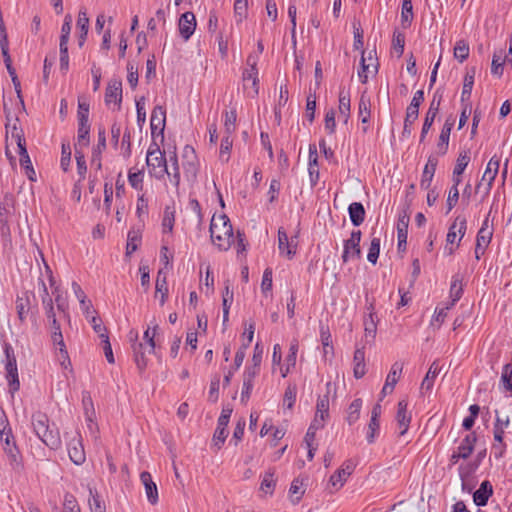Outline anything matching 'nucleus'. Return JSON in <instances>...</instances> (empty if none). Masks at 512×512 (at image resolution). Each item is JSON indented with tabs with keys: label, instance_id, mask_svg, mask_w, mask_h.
Returning a JSON list of instances; mask_svg holds the SVG:
<instances>
[{
	"label": "nucleus",
	"instance_id": "f257e3e1",
	"mask_svg": "<svg viewBox=\"0 0 512 512\" xmlns=\"http://www.w3.org/2000/svg\"><path fill=\"white\" fill-rule=\"evenodd\" d=\"M31 424L35 435L51 450H58L61 445L59 429L50 424L46 413L36 411L31 416Z\"/></svg>",
	"mask_w": 512,
	"mask_h": 512
},
{
	"label": "nucleus",
	"instance_id": "f03ea898",
	"mask_svg": "<svg viewBox=\"0 0 512 512\" xmlns=\"http://www.w3.org/2000/svg\"><path fill=\"white\" fill-rule=\"evenodd\" d=\"M210 237L212 243L221 251H226L233 242V228L230 219L223 214L213 216L210 223Z\"/></svg>",
	"mask_w": 512,
	"mask_h": 512
},
{
	"label": "nucleus",
	"instance_id": "7ed1b4c3",
	"mask_svg": "<svg viewBox=\"0 0 512 512\" xmlns=\"http://www.w3.org/2000/svg\"><path fill=\"white\" fill-rule=\"evenodd\" d=\"M146 165L151 177L161 180L165 175L170 176L165 152L160 150L155 141H152L147 150Z\"/></svg>",
	"mask_w": 512,
	"mask_h": 512
},
{
	"label": "nucleus",
	"instance_id": "20e7f679",
	"mask_svg": "<svg viewBox=\"0 0 512 512\" xmlns=\"http://www.w3.org/2000/svg\"><path fill=\"white\" fill-rule=\"evenodd\" d=\"M0 442L11 469L16 473H21L24 470V461L13 432H5L3 436H0Z\"/></svg>",
	"mask_w": 512,
	"mask_h": 512
},
{
	"label": "nucleus",
	"instance_id": "39448f33",
	"mask_svg": "<svg viewBox=\"0 0 512 512\" xmlns=\"http://www.w3.org/2000/svg\"><path fill=\"white\" fill-rule=\"evenodd\" d=\"M11 137L16 141L18 153L20 155V166L25 170V174L31 181H36V173L32 166L29 154L26 149V140L22 129H18L16 124L11 130Z\"/></svg>",
	"mask_w": 512,
	"mask_h": 512
},
{
	"label": "nucleus",
	"instance_id": "423d86ee",
	"mask_svg": "<svg viewBox=\"0 0 512 512\" xmlns=\"http://www.w3.org/2000/svg\"><path fill=\"white\" fill-rule=\"evenodd\" d=\"M5 353V371L6 379L8 381L9 392L13 395L20 388V381L18 376V368L14 349L9 343L4 344Z\"/></svg>",
	"mask_w": 512,
	"mask_h": 512
},
{
	"label": "nucleus",
	"instance_id": "0eeeda50",
	"mask_svg": "<svg viewBox=\"0 0 512 512\" xmlns=\"http://www.w3.org/2000/svg\"><path fill=\"white\" fill-rule=\"evenodd\" d=\"M424 101V91L418 90L414 93L413 98L406 108V114L404 118V125L402 130V138H409L412 133V125L419 116V107Z\"/></svg>",
	"mask_w": 512,
	"mask_h": 512
},
{
	"label": "nucleus",
	"instance_id": "6e6552de",
	"mask_svg": "<svg viewBox=\"0 0 512 512\" xmlns=\"http://www.w3.org/2000/svg\"><path fill=\"white\" fill-rule=\"evenodd\" d=\"M442 97H443V94L439 90H437L435 92L433 99L429 105V108L425 114L424 122H423L421 133H420L419 143L425 142L426 136H427L429 130L431 129L436 116L439 113Z\"/></svg>",
	"mask_w": 512,
	"mask_h": 512
},
{
	"label": "nucleus",
	"instance_id": "1a4fd4ad",
	"mask_svg": "<svg viewBox=\"0 0 512 512\" xmlns=\"http://www.w3.org/2000/svg\"><path fill=\"white\" fill-rule=\"evenodd\" d=\"M67 450L69 458L74 464L81 465L85 462L86 455L82 443V436L79 432H76L75 435L70 439L67 444Z\"/></svg>",
	"mask_w": 512,
	"mask_h": 512
},
{
	"label": "nucleus",
	"instance_id": "9d476101",
	"mask_svg": "<svg viewBox=\"0 0 512 512\" xmlns=\"http://www.w3.org/2000/svg\"><path fill=\"white\" fill-rule=\"evenodd\" d=\"M500 161L501 159L497 155L491 157L486 166L481 182H479L476 186V192H478V190L480 189L482 182H486V194H489L490 190L492 189L495 178L499 172Z\"/></svg>",
	"mask_w": 512,
	"mask_h": 512
},
{
	"label": "nucleus",
	"instance_id": "9b49d317",
	"mask_svg": "<svg viewBox=\"0 0 512 512\" xmlns=\"http://www.w3.org/2000/svg\"><path fill=\"white\" fill-rule=\"evenodd\" d=\"M47 323L51 329L52 341H53L54 345L59 347L61 358L63 359L62 365H64L65 361H68V364H70L69 355H68V351H67L65 343H64L60 323L58 322L57 318H53L52 320L48 321Z\"/></svg>",
	"mask_w": 512,
	"mask_h": 512
},
{
	"label": "nucleus",
	"instance_id": "f8f14e48",
	"mask_svg": "<svg viewBox=\"0 0 512 512\" xmlns=\"http://www.w3.org/2000/svg\"><path fill=\"white\" fill-rule=\"evenodd\" d=\"M297 236L289 239L284 228L278 229V248L281 255H285L288 259H292L296 254Z\"/></svg>",
	"mask_w": 512,
	"mask_h": 512
},
{
	"label": "nucleus",
	"instance_id": "ddd939ff",
	"mask_svg": "<svg viewBox=\"0 0 512 512\" xmlns=\"http://www.w3.org/2000/svg\"><path fill=\"white\" fill-rule=\"evenodd\" d=\"M257 61L258 57L250 54L247 57L246 63L249 68L245 69L243 72V81L245 83L251 81L253 95H257L259 92V78H258V69H257Z\"/></svg>",
	"mask_w": 512,
	"mask_h": 512
},
{
	"label": "nucleus",
	"instance_id": "4468645a",
	"mask_svg": "<svg viewBox=\"0 0 512 512\" xmlns=\"http://www.w3.org/2000/svg\"><path fill=\"white\" fill-rule=\"evenodd\" d=\"M493 232L488 229V218H486L480 230L477 233L476 237V247H475V258L479 260L481 255L485 253L487 246L489 245L492 239Z\"/></svg>",
	"mask_w": 512,
	"mask_h": 512
},
{
	"label": "nucleus",
	"instance_id": "2eb2a0df",
	"mask_svg": "<svg viewBox=\"0 0 512 512\" xmlns=\"http://www.w3.org/2000/svg\"><path fill=\"white\" fill-rule=\"evenodd\" d=\"M165 126L166 109L161 105H157L153 108L150 118V128L152 136L154 137L158 131V134H160L163 137Z\"/></svg>",
	"mask_w": 512,
	"mask_h": 512
},
{
	"label": "nucleus",
	"instance_id": "dca6fc26",
	"mask_svg": "<svg viewBox=\"0 0 512 512\" xmlns=\"http://www.w3.org/2000/svg\"><path fill=\"white\" fill-rule=\"evenodd\" d=\"M196 25V18L193 12L187 11L180 16L178 28L184 41L189 40L194 34Z\"/></svg>",
	"mask_w": 512,
	"mask_h": 512
},
{
	"label": "nucleus",
	"instance_id": "f3484780",
	"mask_svg": "<svg viewBox=\"0 0 512 512\" xmlns=\"http://www.w3.org/2000/svg\"><path fill=\"white\" fill-rule=\"evenodd\" d=\"M356 467L355 462L352 459L346 460L341 468H339L335 473L330 477V483L332 486L342 487L346 482L347 478L352 474Z\"/></svg>",
	"mask_w": 512,
	"mask_h": 512
},
{
	"label": "nucleus",
	"instance_id": "a211bd4d",
	"mask_svg": "<svg viewBox=\"0 0 512 512\" xmlns=\"http://www.w3.org/2000/svg\"><path fill=\"white\" fill-rule=\"evenodd\" d=\"M382 408L379 403L375 404L371 411V418L368 424V430L366 434V439L369 444L375 442V438L379 434L380 430V416H381Z\"/></svg>",
	"mask_w": 512,
	"mask_h": 512
},
{
	"label": "nucleus",
	"instance_id": "6ab92c4d",
	"mask_svg": "<svg viewBox=\"0 0 512 512\" xmlns=\"http://www.w3.org/2000/svg\"><path fill=\"white\" fill-rule=\"evenodd\" d=\"M408 402L406 400H400L397 404L396 421L400 428L399 436H403L408 431L411 415L408 413Z\"/></svg>",
	"mask_w": 512,
	"mask_h": 512
},
{
	"label": "nucleus",
	"instance_id": "aec40b11",
	"mask_svg": "<svg viewBox=\"0 0 512 512\" xmlns=\"http://www.w3.org/2000/svg\"><path fill=\"white\" fill-rule=\"evenodd\" d=\"M114 102L120 108L122 102V83L119 80L109 82L105 92V103L108 105Z\"/></svg>",
	"mask_w": 512,
	"mask_h": 512
},
{
	"label": "nucleus",
	"instance_id": "412c9836",
	"mask_svg": "<svg viewBox=\"0 0 512 512\" xmlns=\"http://www.w3.org/2000/svg\"><path fill=\"white\" fill-rule=\"evenodd\" d=\"M137 338L138 335L135 334V339L132 344L133 358L139 372L142 373L147 367L148 359L145 353V344L142 342H138Z\"/></svg>",
	"mask_w": 512,
	"mask_h": 512
},
{
	"label": "nucleus",
	"instance_id": "4be33fe9",
	"mask_svg": "<svg viewBox=\"0 0 512 512\" xmlns=\"http://www.w3.org/2000/svg\"><path fill=\"white\" fill-rule=\"evenodd\" d=\"M408 225H409V215L404 212L399 215L398 223H397V240H398V249L405 250L407 237H408Z\"/></svg>",
	"mask_w": 512,
	"mask_h": 512
},
{
	"label": "nucleus",
	"instance_id": "5701e85b",
	"mask_svg": "<svg viewBox=\"0 0 512 512\" xmlns=\"http://www.w3.org/2000/svg\"><path fill=\"white\" fill-rule=\"evenodd\" d=\"M441 369H442V367L440 366L438 360H435L432 362V364L430 365V367L426 373V376L424 377V379L421 383L420 389H421L422 393L430 392L432 390V388L434 386L435 379L441 372Z\"/></svg>",
	"mask_w": 512,
	"mask_h": 512
},
{
	"label": "nucleus",
	"instance_id": "b1692460",
	"mask_svg": "<svg viewBox=\"0 0 512 512\" xmlns=\"http://www.w3.org/2000/svg\"><path fill=\"white\" fill-rule=\"evenodd\" d=\"M140 479L145 487L148 501L152 505H155L158 502V490L156 484L152 480L151 474L147 471H144L140 474Z\"/></svg>",
	"mask_w": 512,
	"mask_h": 512
},
{
	"label": "nucleus",
	"instance_id": "393cba45",
	"mask_svg": "<svg viewBox=\"0 0 512 512\" xmlns=\"http://www.w3.org/2000/svg\"><path fill=\"white\" fill-rule=\"evenodd\" d=\"M254 330L255 324L252 322L249 324V327L245 330L243 334V336H246L247 342L243 343L235 354V369H239L244 361V358L246 356V349L249 347L250 343L253 340Z\"/></svg>",
	"mask_w": 512,
	"mask_h": 512
},
{
	"label": "nucleus",
	"instance_id": "a878e982",
	"mask_svg": "<svg viewBox=\"0 0 512 512\" xmlns=\"http://www.w3.org/2000/svg\"><path fill=\"white\" fill-rule=\"evenodd\" d=\"M492 494L493 487L488 480H485L473 494L474 503L479 507L485 506Z\"/></svg>",
	"mask_w": 512,
	"mask_h": 512
},
{
	"label": "nucleus",
	"instance_id": "bb28decb",
	"mask_svg": "<svg viewBox=\"0 0 512 512\" xmlns=\"http://www.w3.org/2000/svg\"><path fill=\"white\" fill-rule=\"evenodd\" d=\"M475 75H476V67L475 66L467 68L465 76H464V80H463L461 103H465V102L469 101V99L471 97L473 85H474Z\"/></svg>",
	"mask_w": 512,
	"mask_h": 512
},
{
	"label": "nucleus",
	"instance_id": "cd10ccee",
	"mask_svg": "<svg viewBox=\"0 0 512 512\" xmlns=\"http://www.w3.org/2000/svg\"><path fill=\"white\" fill-rule=\"evenodd\" d=\"M477 441V435L475 432L468 433L457 447V452L460 453L462 459H467L474 451V447Z\"/></svg>",
	"mask_w": 512,
	"mask_h": 512
},
{
	"label": "nucleus",
	"instance_id": "c85d7f7f",
	"mask_svg": "<svg viewBox=\"0 0 512 512\" xmlns=\"http://www.w3.org/2000/svg\"><path fill=\"white\" fill-rule=\"evenodd\" d=\"M367 310L369 311V314L368 317L364 320L365 337L374 339L376 336L378 320L374 304L370 303V305L367 307Z\"/></svg>",
	"mask_w": 512,
	"mask_h": 512
},
{
	"label": "nucleus",
	"instance_id": "c756f323",
	"mask_svg": "<svg viewBox=\"0 0 512 512\" xmlns=\"http://www.w3.org/2000/svg\"><path fill=\"white\" fill-rule=\"evenodd\" d=\"M474 467H470L469 465L459 467V476L462 481V490L468 493L472 492L475 487V481L472 477V472L474 471Z\"/></svg>",
	"mask_w": 512,
	"mask_h": 512
},
{
	"label": "nucleus",
	"instance_id": "7c9ffc66",
	"mask_svg": "<svg viewBox=\"0 0 512 512\" xmlns=\"http://www.w3.org/2000/svg\"><path fill=\"white\" fill-rule=\"evenodd\" d=\"M77 28L80 33L78 36V45L82 47L86 41L88 29H89V18L87 16L86 10H80L77 19Z\"/></svg>",
	"mask_w": 512,
	"mask_h": 512
},
{
	"label": "nucleus",
	"instance_id": "2f4dec72",
	"mask_svg": "<svg viewBox=\"0 0 512 512\" xmlns=\"http://www.w3.org/2000/svg\"><path fill=\"white\" fill-rule=\"evenodd\" d=\"M72 289H73L75 296L77 297V299L80 302V306H81V309L83 310V313L85 314V316L87 318H89L93 312L91 301L87 300L86 294L84 293L81 286L77 282L74 281L72 283Z\"/></svg>",
	"mask_w": 512,
	"mask_h": 512
},
{
	"label": "nucleus",
	"instance_id": "473e14b6",
	"mask_svg": "<svg viewBox=\"0 0 512 512\" xmlns=\"http://www.w3.org/2000/svg\"><path fill=\"white\" fill-rule=\"evenodd\" d=\"M89 499L88 504L91 512H106V504L102 496L95 488L88 487Z\"/></svg>",
	"mask_w": 512,
	"mask_h": 512
},
{
	"label": "nucleus",
	"instance_id": "72a5a7b5",
	"mask_svg": "<svg viewBox=\"0 0 512 512\" xmlns=\"http://www.w3.org/2000/svg\"><path fill=\"white\" fill-rule=\"evenodd\" d=\"M348 213L354 226H360L365 220V209L360 202L351 203L348 207Z\"/></svg>",
	"mask_w": 512,
	"mask_h": 512
},
{
	"label": "nucleus",
	"instance_id": "f704fd0d",
	"mask_svg": "<svg viewBox=\"0 0 512 512\" xmlns=\"http://www.w3.org/2000/svg\"><path fill=\"white\" fill-rule=\"evenodd\" d=\"M380 241V236L376 235V229L373 228L371 232V243L367 254V260L372 264L377 263L380 253Z\"/></svg>",
	"mask_w": 512,
	"mask_h": 512
},
{
	"label": "nucleus",
	"instance_id": "c9c22d12",
	"mask_svg": "<svg viewBox=\"0 0 512 512\" xmlns=\"http://www.w3.org/2000/svg\"><path fill=\"white\" fill-rule=\"evenodd\" d=\"M358 109L362 124L368 123L371 117V102L365 92L360 97Z\"/></svg>",
	"mask_w": 512,
	"mask_h": 512
},
{
	"label": "nucleus",
	"instance_id": "e433bc0d",
	"mask_svg": "<svg viewBox=\"0 0 512 512\" xmlns=\"http://www.w3.org/2000/svg\"><path fill=\"white\" fill-rule=\"evenodd\" d=\"M350 94L348 91L341 89L339 92V114L344 118V122L347 123L350 116Z\"/></svg>",
	"mask_w": 512,
	"mask_h": 512
},
{
	"label": "nucleus",
	"instance_id": "4c0bfd02",
	"mask_svg": "<svg viewBox=\"0 0 512 512\" xmlns=\"http://www.w3.org/2000/svg\"><path fill=\"white\" fill-rule=\"evenodd\" d=\"M413 4L412 0H403L401 7V25L403 28H409L413 21Z\"/></svg>",
	"mask_w": 512,
	"mask_h": 512
},
{
	"label": "nucleus",
	"instance_id": "58836bf2",
	"mask_svg": "<svg viewBox=\"0 0 512 512\" xmlns=\"http://www.w3.org/2000/svg\"><path fill=\"white\" fill-rule=\"evenodd\" d=\"M463 294V285H462V279L459 277V275H455L452 278L451 287H450V298L451 303L450 306H454L455 303L460 300Z\"/></svg>",
	"mask_w": 512,
	"mask_h": 512
},
{
	"label": "nucleus",
	"instance_id": "ea45409f",
	"mask_svg": "<svg viewBox=\"0 0 512 512\" xmlns=\"http://www.w3.org/2000/svg\"><path fill=\"white\" fill-rule=\"evenodd\" d=\"M175 223V207L166 206L164 209L162 228L164 233H171Z\"/></svg>",
	"mask_w": 512,
	"mask_h": 512
},
{
	"label": "nucleus",
	"instance_id": "a19ab883",
	"mask_svg": "<svg viewBox=\"0 0 512 512\" xmlns=\"http://www.w3.org/2000/svg\"><path fill=\"white\" fill-rule=\"evenodd\" d=\"M143 181H144V170L143 169H140L137 171H133V169L129 170L128 182L133 189H135L139 192L143 191V189H144Z\"/></svg>",
	"mask_w": 512,
	"mask_h": 512
},
{
	"label": "nucleus",
	"instance_id": "79ce46f5",
	"mask_svg": "<svg viewBox=\"0 0 512 512\" xmlns=\"http://www.w3.org/2000/svg\"><path fill=\"white\" fill-rule=\"evenodd\" d=\"M237 111L235 108L224 111V134L233 135L236 129Z\"/></svg>",
	"mask_w": 512,
	"mask_h": 512
},
{
	"label": "nucleus",
	"instance_id": "37998d69",
	"mask_svg": "<svg viewBox=\"0 0 512 512\" xmlns=\"http://www.w3.org/2000/svg\"><path fill=\"white\" fill-rule=\"evenodd\" d=\"M233 146L232 135L224 134L220 144L219 158L227 163L230 159V152Z\"/></svg>",
	"mask_w": 512,
	"mask_h": 512
},
{
	"label": "nucleus",
	"instance_id": "c03bdc74",
	"mask_svg": "<svg viewBox=\"0 0 512 512\" xmlns=\"http://www.w3.org/2000/svg\"><path fill=\"white\" fill-rule=\"evenodd\" d=\"M362 408V400L360 398L354 399L348 407L346 420L349 425L354 424L360 417Z\"/></svg>",
	"mask_w": 512,
	"mask_h": 512
},
{
	"label": "nucleus",
	"instance_id": "a18cd8bd",
	"mask_svg": "<svg viewBox=\"0 0 512 512\" xmlns=\"http://www.w3.org/2000/svg\"><path fill=\"white\" fill-rule=\"evenodd\" d=\"M360 244H348V240L344 241V249L342 253V261L347 263L351 258H361Z\"/></svg>",
	"mask_w": 512,
	"mask_h": 512
},
{
	"label": "nucleus",
	"instance_id": "49530a36",
	"mask_svg": "<svg viewBox=\"0 0 512 512\" xmlns=\"http://www.w3.org/2000/svg\"><path fill=\"white\" fill-rule=\"evenodd\" d=\"M141 241V233L138 230H130L127 235L126 256H130L138 249Z\"/></svg>",
	"mask_w": 512,
	"mask_h": 512
},
{
	"label": "nucleus",
	"instance_id": "de8ad7c7",
	"mask_svg": "<svg viewBox=\"0 0 512 512\" xmlns=\"http://www.w3.org/2000/svg\"><path fill=\"white\" fill-rule=\"evenodd\" d=\"M275 486L276 481L274 480V472L271 470L265 472L260 484V490L266 494L272 495Z\"/></svg>",
	"mask_w": 512,
	"mask_h": 512
},
{
	"label": "nucleus",
	"instance_id": "09e8293b",
	"mask_svg": "<svg viewBox=\"0 0 512 512\" xmlns=\"http://www.w3.org/2000/svg\"><path fill=\"white\" fill-rule=\"evenodd\" d=\"M470 159V151L462 150L457 157L456 164L453 169V174H463L470 162Z\"/></svg>",
	"mask_w": 512,
	"mask_h": 512
},
{
	"label": "nucleus",
	"instance_id": "8fccbe9b",
	"mask_svg": "<svg viewBox=\"0 0 512 512\" xmlns=\"http://www.w3.org/2000/svg\"><path fill=\"white\" fill-rule=\"evenodd\" d=\"M404 364L403 362L396 361L392 364L391 369L386 377V382L396 386L397 382L399 381L402 371H403Z\"/></svg>",
	"mask_w": 512,
	"mask_h": 512
},
{
	"label": "nucleus",
	"instance_id": "3c124183",
	"mask_svg": "<svg viewBox=\"0 0 512 512\" xmlns=\"http://www.w3.org/2000/svg\"><path fill=\"white\" fill-rule=\"evenodd\" d=\"M82 405L86 415V419L92 421L93 417L95 416V410L90 392H82Z\"/></svg>",
	"mask_w": 512,
	"mask_h": 512
},
{
	"label": "nucleus",
	"instance_id": "603ef678",
	"mask_svg": "<svg viewBox=\"0 0 512 512\" xmlns=\"http://www.w3.org/2000/svg\"><path fill=\"white\" fill-rule=\"evenodd\" d=\"M161 274H162V272L159 271L158 275H157V279H156L155 288H156V294L157 293L161 294L160 304L164 305V303L167 299V296H168V286H167L166 276L164 275L163 277H161Z\"/></svg>",
	"mask_w": 512,
	"mask_h": 512
},
{
	"label": "nucleus",
	"instance_id": "864d4df0",
	"mask_svg": "<svg viewBox=\"0 0 512 512\" xmlns=\"http://www.w3.org/2000/svg\"><path fill=\"white\" fill-rule=\"evenodd\" d=\"M89 133H90V124L89 122H78V135L77 140L78 144L82 146L89 145Z\"/></svg>",
	"mask_w": 512,
	"mask_h": 512
},
{
	"label": "nucleus",
	"instance_id": "5fc2aeb1",
	"mask_svg": "<svg viewBox=\"0 0 512 512\" xmlns=\"http://www.w3.org/2000/svg\"><path fill=\"white\" fill-rule=\"evenodd\" d=\"M317 416H323L328 418L329 416V393L319 396L316 403V413Z\"/></svg>",
	"mask_w": 512,
	"mask_h": 512
},
{
	"label": "nucleus",
	"instance_id": "6e6d98bb",
	"mask_svg": "<svg viewBox=\"0 0 512 512\" xmlns=\"http://www.w3.org/2000/svg\"><path fill=\"white\" fill-rule=\"evenodd\" d=\"M454 57L460 62L465 61L469 57V45L464 40H459L454 46Z\"/></svg>",
	"mask_w": 512,
	"mask_h": 512
},
{
	"label": "nucleus",
	"instance_id": "4d7b16f0",
	"mask_svg": "<svg viewBox=\"0 0 512 512\" xmlns=\"http://www.w3.org/2000/svg\"><path fill=\"white\" fill-rule=\"evenodd\" d=\"M505 62H512V58L508 55L502 59L501 55L494 54L491 65V72L494 75L501 76L503 74V65Z\"/></svg>",
	"mask_w": 512,
	"mask_h": 512
},
{
	"label": "nucleus",
	"instance_id": "13d9d810",
	"mask_svg": "<svg viewBox=\"0 0 512 512\" xmlns=\"http://www.w3.org/2000/svg\"><path fill=\"white\" fill-rule=\"evenodd\" d=\"M500 381L506 391H512V361L503 366Z\"/></svg>",
	"mask_w": 512,
	"mask_h": 512
},
{
	"label": "nucleus",
	"instance_id": "bf43d9fd",
	"mask_svg": "<svg viewBox=\"0 0 512 512\" xmlns=\"http://www.w3.org/2000/svg\"><path fill=\"white\" fill-rule=\"evenodd\" d=\"M29 298L28 297H17L16 299V311L18 318L21 322H24L29 310Z\"/></svg>",
	"mask_w": 512,
	"mask_h": 512
},
{
	"label": "nucleus",
	"instance_id": "052dcab7",
	"mask_svg": "<svg viewBox=\"0 0 512 512\" xmlns=\"http://www.w3.org/2000/svg\"><path fill=\"white\" fill-rule=\"evenodd\" d=\"M297 387L296 385L289 384L285 390L283 398V406L287 409H292L296 402Z\"/></svg>",
	"mask_w": 512,
	"mask_h": 512
},
{
	"label": "nucleus",
	"instance_id": "680f3d73",
	"mask_svg": "<svg viewBox=\"0 0 512 512\" xmlns=\"http://www.w3.org/2000/svg\"><path fill=\"white\" fill-rule=\"evenodd\" d=\"M228 436V432L225 426L217 425L216 430L213 434V446L220 450Z\"/></svg>",
	"mask_w": 512,
	"mask_h": 512
},
{
	"label": "nucleus",
	"instance_id": "e2e57ef3",
	"mask_svg": "<svg viewBox=\"0 0 512 512\" xmlns=\"http://www.w3.org/2000/svg\"><path fill=\"white\" fill-rule=\"evenodd\" d=\"M392 45H393V49L397 53V56L401 57L404 52L405 34L403 32L394 31Z\"/></svg>",
	"mask_w": 512,
	"mask_h": 512
},
{
	"label": "nucleus",
	"instance_id": "0e129e2a",
	"mask_svg": "<svg viewBox=\"0 0 512 512\" xmlns=\"http://www.w3.org/2000/svg\"><path fill=\"white\" fill-rule=\"evenodd\" d=\"M78 122H89V103L85 98H78V111H77Z\"/></svg>",
	"mask_w": 512,
	"mask_h": 512
},
{
	"label": "nucleus",
	"instance_id": "69168bd1",
	"mask_svg": "<svg viewBox=\"0 0 512 512\" xmlns=\"http://www.w3.org/2000/svg\"><path fill=\"white\" fill-rule=\"evenodd\" d=\"M63 512H81L75 496L71 493H66L64 496Z\"/></svg>",
	"mask_w": 512,
	"mask_h": 512
},
{
	"label": "nucleus",
	"instance_id": "338daca9",
	"mask_svg": "<svg viewBox=\"0 0 512 512\" xmlns=\"http://www.w3.org/2000/svg\"><path fill=\"white\" fill-rule=\"evenodd\" d=\"M71 161V148L70 145L67 143H63L61 147V160L60 165L64 172H67L69 169Z\"/></svg>",
	"mask_w": 512,
	"mask_h": 512
},
{
	"label": "nucleus",
	"instance_id": "774afa93",
	"mask_svg": "<svg viewBox=\"0 0 512 512\" xmlns=\"http://www.w3.org/2000/svg\"><path fill=\"white\" fill-rule=\"evenodd\" d=\"M219 386H220V376L215 375L210 382V389L208 399L209 401L215 403L219 398Z\"/></svg>",
	"mask_w": 512,
	"mask_h": 512
}]
</instances>
